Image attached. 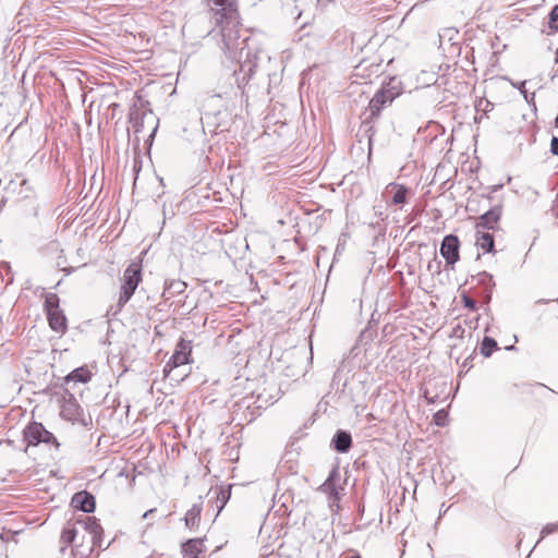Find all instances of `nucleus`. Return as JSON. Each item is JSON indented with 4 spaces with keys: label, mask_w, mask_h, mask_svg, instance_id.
I'll return each instance as SVG.
<instances>
[{
    "label": "nucleus",
    "mask_w": 558,
    "mask_h": 558,
    "mask_svg": "<svg viewBox=\"0 0 558 558\" xmlns=\"http://www.w3.org/2000/svg\"><path fill=\"white\" fill-rule=\"evenodd\" d=\"M555 61H556V63H558V57L556 58V60H555Z\"/></svg>",
    "instance_id": "nucleus-38"
},
{
    "label": "nucleus",
    "mask_w": 558,
    "mask_h": 558,
    "mask_svg": "<svg viewBox=\"0 0 558 558\" xmlns=\"http://www.w3.org/2000/svg\"><path fill=\"white\" fill-rule=\"evenodd\" d=\"M555 126L558 128V113H557V117L555 119Z\"/></svg>",
    "instance_id": "nucleus-34"
},
{
    "label": "nucleus",
    "mask_w": 558,
    "mask_h": 558,
    "mask_svg": "<svg viewBox=\"0 0 558 558\" xmlns=\"http://www.w3.org/2000/svg\"><path fill=\"white\" fill-rule=\"evenodd\" d=\"M63 270L66 272V275H69L74 270V268H69V269H63Z\"/></svg>",
    "instance_id": "nucleus-32"
},
{
    "label": "nucleus",
    "mask_w": 558,
    "mask_h": 558,
    "mask_svg": "<svg viewBox=\"0 0 558 558\" xmlns=\"http://www.w3.org/2000/svg\"><path fill=\"white\" fill-rule=\"evenodd\" d=\"M400 95V88L396 85V78H390L388 83H384L368 104V117L366 122L374 121L379 118L381 110L390 106L392 101Z\"/></svg>",
    "instance_id": "nucleus-3"
},
{
    "label": "nucleus",
    "mask_w": 558,
    "mask_h": 558,
    "mask_svg": "<svg viewBox=\"0 0 558 558\" xmlns=\"http://www.w3.org/2000/svg\"><path fill=\"white\" fill-rule=\"evenodd\" d=\"M427 268H428V270L434 269V266H432V263L428 264Z\"/></svg>",
    "instance_id": "nucleus-35"
},
{
    "label": "nucleus",
    "mask_w": 558,
    "mask_h": 558,
    "mask_svg": "<svg viewBox=\"0 0 558 558\" xmlns=\"http://www.w3.org/2000/svg\"><path fill=\"white\" fill-rule=\"evenodd\" d=\"M231 496V487L223 488L221 487L219 490H216V506H217V515L221 512L226 504L229 501Z\"/></svg>",
    "instance_id": "nucleus-20"
},
{
    "label": "nucleus",
    "mask_w": 558,
    "mask_h": 558,
    "mask_svg": "<svg viewBox=\"0 0 558 558\" xmlns=\"http://www.w3.org/2000/svg\"><path fill=\"white\" fill-rule=\"evenodd\" d=\"M104 529L95 517L80 515L68 521L60 535V553L64 554L69 546L73 558H96L102 547ZM108 546H106L107 548Z\"/></svg>",
    "instance_id": "nucleus-2"
},
{
    "label": "nucleus",
    "mask_w": 558,
    "mask_h": 558,
    "mask_svg": "<svg viewBox=\"0 0 558 558\" xmlns=\"http://www.w3.org/2000/svg\"><path fill=\"white\" fill-rule=\"evenodd\" d=\"M537 303H546L545 300H538Z\"/></svg>",
    "instance_id": "nucleus-37"
},
{
    "label": "nucleus",
    "mask_w": 558,
    "mask_h": 558,
    "mask_svg": "<svg viewBox=\"0 0 558 558\" xmlns=\"http://www.w3.org/2000/svg\"><path fill=\"white\" fill-rule=\"evenodd\" d=\"M71 505L85 513H92L95 511L96 501L93 494L87 490L75 493L72 497Z\"/></svg>",
    "instance_id": "nucleus-11"
},
{
    "label": "nucleus",
    "mask_w": 558,
    "mask_h": 558,
    "mask_svg": "<svg viewBox=\"0 0 558 558\" xmlns=\"http://www.w3.org/2000/svg\"><path fill=\"white\" fill-rule=\"evenodd\" d=\"M319 490L328 495L329 508L332 512L340 509V492L343 490L341 484V473L339 469L332 468L326 481L319 486Z\"/></svg>",
    "instance_id": "nucleus-6"
},
{
    "label": "nucleus",
    "mask_w": 558,
    "mask_h": 558,
    "mask_svg": "<svg viewBox=\"0 0 558 558\" xmlns=\"http://www.w3.org/2000/svg\"><path fill=\"white\" fill-rule=\"evenodd\" d=\"M476 246L483 250L484 253L494 252L495 241L493 234L476 229Z\"/></svg>",
    "instance_id": "nucleus-18"
},
{
    "label": "nucleus",
    "mask_w": 558,
    "mask_h": 558,
    "mask_svg": "<svg viewBox=\"0 0 558 558\" xmlns=\"http://www.w3.org/2000/svg\"><path fill=\"white\" fill-rule=\"evenodd\" d=\"M157 119L151 110H144L140 113L137 109H132L130 112V122L135 133L143 132L145 123L154 124Z\"/></svg>",
    "instance_id": "nucleus-12"
},
{
    "label": "nucleus",
    "mask_w": 558,
    "mask_h": 558,
    "mask_svg": "<svg viewBox=\"0 0 558 558\" xmlns=\"http://www.w3.org/2000/svg\"><path fill=\"white\" fill-rule=\"evenodd\" d=\"M192 352V342L189 340H185L181 338L179 342L177 343V348L170 357V360L167 362L163 372L167 374L168 368L171 371L172 368L179 367L183 364L190 363V356Z\"/></svg>",
    "instance_id": "nucleus-8"
},
{
    "label": "nucleus",
    "mask_w": 558,
    "mask_h": 558,
    "mask_svg": "<svg viewBox=\"0 0 558 558\" xmlns=\"http://www.w3.org/2000/svg\"><path fill=\"white\" fill-rule=\"evenodd\" d=\"M460 241L454 234L446 235L440 243V255L445 258L447 266L453 269L454 264L459 260Z\"/></svg>",
    "instance_id": "nucleus-9"
},
{
    "label": "nucleus",
    "mask_w": 558,
    "mask_h": 558,
    "mask_svg": "<svg viewBox=\"0 0 558 558\" xmlns=\"http://www.w3.org/2000/svg\"><path fill=\"white\" fill-rule=\"evenodd\" d=\"M347 558H362L359 553H354L352 556H349Z\"/></svg>",
    "instance_id": "nucleus-31"
},
{
    "label": "nucleus",
    "mask_w": 558,
    "mask_h": 558,
    "mask_svg": "<svg viewBox=\"0 0 558 558\" xmlns=\"http://www.w3.org/2000/svg\"><path fill=\"white\" fill-rule=\"evenodd\" d=\"M44 311L47 315L49 327L58 333L63 335L68 329V319L60 308V299L56 293H46Z\"/></svg>",
    "instance_id": "nucleus-4"
},
{
    "label": "nucleus",
    "mask_w": 558,
    "mask_h": 558,
    "mask_svg": "<svg viewBox=\"0 0 558 558\" xmlns=\"http://www.w3.org/2000/svg\"><path fill=\"white\" fill-rule=\"evenodd\" d=\"M203 510V500L202 497L198 498V502H195L185 513L184 523L185 526L193 531L198 529L201 523V513Z\"/></svg>",
    "instance_id": "nucleus-15"
},
{
    "label": "nucleus",
    "mask_w": 558,
    "mask_h": 558,
    "mask_svg": "<svg viewBox=\"0 0 558 558\" xmlns=\"http://www.w3.org/2000/svg\"><path fill=\"white\" fill-rule=\"evenodd\" d=\"M386 195H390L389 205L403 206L408 202L410 189L398 183H389L385 190Z\"/></svg>",
    "instance_id": "nucleus-10"
},
{
    "label": "nucleus",
    "mask_w": 558,
    "mask_h": 558,
    "mask_svg": "<svg viewBox=\"0 0 558 558\" xmlns=\"http://www.w3.org/2000/svg\"><path fill=\"white\" fill-rule=\"evenodd\" d=\"M427 268H428V270L434 269V266H432V263L428 264Z\"/></svg>",
    "instance_id": "nucleus-36"
},
{
    "label": "nucleus",
    "mask_w": 558,
    "mask_h": 558,
    "mask_svg": "<svg viewBox=\"0 0 558 558\" xmlns=\"http://www.w3.org/2000/svg\"><path fill=\"white\" fill-rule=\"evenodd\" d=\"M478 282L485 286H494L493 276L486 271L478 274Z\"/></svg>",
    "instance_id": "nucleus-25"
},
{
    "label": "nucleus",
    "mask_w": 558,
    "mask_h": 558,
    "mask_svg": "<svg viewBox=\"0 0 558 558\" xmlns=\"http://www.w3.org/2000/svg\"><path fill=\"white\" fill-rule=\"evenodd\" d=\"M186 287V283L182 280L166 281L162 296L166 301H168L175 295L184 293Z\"/></svg>",
    "instance_id": "nucleus-17"
},
{
    "label": "nucleus",
    "mask_w": 558,
    "mask_h": 558,
    "mask_svg": "<svg viewBox=\"0 0 558 558\" xmlns=\"http://www.w3.org/2000/svg\"><path fill=\"white\" fill-rule=\"evenodd\" d=\"M215 26L220 28L221 50L238 69L233 70L235 83L242 93L253 80L258 66V52L248 46V36L241 34L238 0H205Z\"/></svg>",
    "instance_id": "nucleus-1"
},
{
    "label": "nucleus",
    "mask_w": 558,
    "mask_h": 558,
    "mask_svg": "<svg viewBox=\"0 0 558 558\" xmlns=\"http://www.w3.org/2000/svg\"><path fill=\"white\" fill-rule=\"evenodd\" d=\"M494 108V104L490 102L488 99L486 98H481L478 99L476 102H475V109L476 111H482L484 113H487L489 111H492Z\"/></svg>",
    "instance_id": "nucleus-23"
},
{
    "label": "nucleus",
    "mask_w": 558,
    "mask_h": 558,
    "mask_svg": "<svg viewBox=\"0 0 558 558\" xmlns=\"http://www.w3.org/2000/svg\"><path fill=\"white\" fill-rule=\"evenodd\" d=\"M550 153L554 156H558V137L557 136H553L551 137V141H550Z\"/></svg>",
    "instance_id": "nucleus-27"
},
{
    "label": "nucleus",
    "mask_w": 558,
    "mask_h": 558,
    "mask_svg": "<svg viewBox=\"0 0 558 558\" xmlns=\"http://www.w3.org/2000/svg\"><path fill=\"white\" fill-rule=\"evenodd\" d=\"M332 448L340 453H345L352 447V437L351 434L347 430L339 429L332 437L331 440Z\"/></svg>",
    "instance_id": "nucleus-16"
},
{
    "label": "nucleus",
    "mask_w": 558,
    "mask_h": 558,
    "mask_svg": "<svg viewBox=\"0 0 558 558\" xmlns=\"http://www.w3.org/2000/svg\"><path fill=\"white\" fill-rule=\"evenodd\" d=\"M156 130H157V124L154 126V129H153V132H151L150 136H154V134H155Z\"/></svg>",
    "instance_id": "nucleus-33"
},
{
    "label": "nucleus",
    "mask_w": 558,
    "mask_h": 558,
    "mask_svg": "<svg viewBox=\"0 0 558 558\" xmlns=\"http://www.w3.org/2000/svg\"><path fill=\"white\" fill-rule=\"evenodd\" d=\"M156 512V509H149L147 510L144 514H143V518L144 519H147V518H151V514Z\"/></svg>",
    "instance_id": "nucleus-29"
},
{
    "label": "nucleus",
    "mask_w": 558,
    "mask_h": 558,
    "mask_svg": "<svg viewBox=\"0 0 558 558\" xmlns=\"http://www.w3.org/2000/svg\"><path fill=\"white\" fill-rule=\"evenodd\" d=\"M558 529V524L556 525H546L543 531H542V534L545 535V534H549L551 532H554L555 530Z\"/></svg>",
    "instance_id": "nucleus-28"
},
{
    "label": "nucleus",
    "mask_w": 558,
    "mask_h": 558,
    "mask_svg": "<svg viewBox=\"0 0 558 558\" xmlns=\"http://www.w3.org/2000/svg\"><path fill=\"white\" fill-rule=\"evenodd\" d=\"M425 398L427 399V401H428L429 403L435 402V401H434V398H429V397H428V391H427V390L425 391Z\"/></svg>",
    "instance_id": "nucleus-30"
},
{
    "label": "nucleus",
    "mask_w": 558,
    "mask_h": 558,
    "mask_svg": "<svg viewBox=\"0 0 558 558\" xmlns=\"http://www.w3.org/2000/svg\"><path fill=\"white\" fill-rule=\"evenodd\" d=\"M462 302L464 307L469 308L470 311L477 310V302L468 294H462Z\"/></svg>",
    "instance_id": "nucleus-24"
},
{
    "label": "nucleus",
    "mask_w": 558,
    "mask_h": 558,
    "mask_svg": "<svg viewBox=\"0 0 558 558\" xmlns=\"http://www.w3.org/2000/svg\"><path fill=\"white\" fill-rule=\"evenodd\" d=\"M142 281V268L137 263H131L123 274V284L118 300L119 311L129 302Z\"/></svg>",
    "instance_id": "nucleus-5"
},
{
    "label": "nucleus",
    "mask_w": 558,
    "mask_h": 558,
    "mask_svg": "<svg viewBox=\"0 0 558 558\" xmlns=\"http://www.w3.org/2000/svg\"><path fill=\"white\" fill-rule=\"evenodd\" d=\"M447 416V413L444 411V410H440L438 411L436 414H435V422L437 425H444V420L446 418Z\"/></svg>",
    "instance_id": "nucleus-26"
},
{
    "label": "nucleus",
    "mask_w": 558,
    "mask_h": 558,
    "mask_svg": "<svg viewBox=\"0 0 558 558\" xmlns=\"http://www.w3.org/2000/svg\"><path fill=\"white\" fill-rule=\"evenodd\" d=\"M548 25L549 28L554 32L558 31V4H556L548 15Z\"/></svg>",
    "instance_id": "nucleus-22"
},
{
    "label": "nucleus",
    "mask_w": 558,
    "mask_h": 558,
    "mask_svg": "<svg viewBox=\"0 0 558 558\" xmlns=\"http://www.w3.org/2000/svg\"><path fill=\"white\" fill-rule=\"evenodd\" d=\"M501 211V206H494L492 209L480 217L476 229L495 230L497 228L498 221L500 220Z\"/></svg>",
    "instance_id": "nucleus-13"
},
{
    "label": "nucleus",
    "mask_w": 558,
    "mask_h": 558,
    "mask_svg": "<svg viewBox=\"0 0 558 558\" xmlns=\"http://www.w3.org/2000/svg\"><path fill=\"white\" fill-rule=\"evenodd\" d=\"M205 550L203 538H190L182 544L184 558H205Z\"/></svg>",
    "instance_id": "nucleus-14"
},
{
    "label": "nucleus",
    "mask_w": 558,
    "mask_h": 558,
    "mask_svg": "<svg viewBox=\"0 0 558 558\" xmlns=\"http://www.w3.org/2000/svg\"><path fill=\"white\" fill-rule=\"evenodd\" d=\"M92 373L87 367H78L72 371L66 377L65 381H74V383H87L90 380Z\"/></svg>",
    "instance_id": "nucleus-19"
},
{
    "label": "nucleus",
    "mask_w": 558,
    "mask_h": 558,
    "mask_svg": "<svg viewBox=\"0 0 558 558\" xmlns=\"http://www.w3.org/2000/svg\"><path fill=\"white\" fill-rule=\"evenodd\" d=\"M24 439L27 441L28 446H37L40 442L47 445H54L59 447V442L52 433L47 430L41 423L32 422L29 423L24 432Z\"/></svg>",
    "instance_id": "nucleus-7"
},
{
    "label": "nucleus",
    "mask_w": 558,
    "mask_h": 558,
    "mask_svg": "<svg viewBox=\"0 0 558 558\" xmlns=\"http://www.w3.org/2000/svg\"><path fill=\"white\" fill-rule=\"evenodd\" d=\"M498 349L497 341L490 337H484L481 343V353L485 357H489L495 350Z\"/></svg>",
    "instance_id": "nucleus-21"
}]
</instances>
